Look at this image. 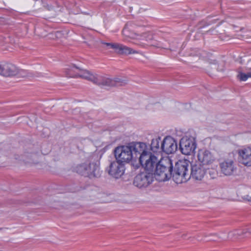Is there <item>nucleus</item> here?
Masks as SVG:
<instances>
[{"label":"nucleus","instance_id":"nucleus-1","mask_svg":"<svg viewBox=\"0 0 251 251\" xmlns=\"http://www.w3.org/2000/svg\"><path fill=\"white\" fill-rule=\"evenodd\" d=\"M122 34L124 40L130 42L142 48L148 46L158 47L159 43L154 39V35L150 32L139 33L135 30V25L132 23H128L125 26Z\"/></svg>","mask_w":251,"mask_h":251},{"label":"nucleus","instance_id":"nucleus-2","mask_svg":"<svg viewBox=\"0 0 251 251\" xmlns=\"http://www.w3.org/2000/svg\"><path fill=\"white\" fill-rule=\"evenodd\" d=\"M145 148V143H132L128 146L117 147L114 151L115 156L117 160L121 163H128L130 161H136L138 158L140 152Z\"/></svg>","mask_w":251,"mask_h":251},{"label":"nucleus","instance_id":"nucleus-3","mask_svg":"<svg viewBox=\"0 0 251 251\" xmlns=\"http://www.w3.org/2000/svg\"><path fill=\"white\" fill-rule=\"evenodd\" d=\"M143 150L140 152L138 160L140 164L145 168V171L149 173H152L153 175L160 161L155 155L148 151L146 144L145 148Z\"/></svg>","mask_w":251,"mask_h":251},{"label":"nucleus","instance_id":"nucleus-4","mask_svg":"<svg viewBox=\"0 0 251 251\" xmlns=\"http://www.w3.org/2000/svg\"><path fill=\"white\" fill-rule=\"evenodd\" d=\"M74 170L77 173L90 178L98 177L100 176L99 161L86 162L78 164Z\"/></svg>","mask_w":251,"mask_h":251},{"label":"nucleus","instance_id":"nucleus-5","mask_svg":"<svg viewBox=\"0 0 251 251\" xmlns=\"http://www.w3.org/2000/svg\"><path fill=\"white\" fill-rule=\"evenodd\" d=\"M173 164L170 158L160 161L154 172L153 177L159 181L169 180L172 176Z\"/></svg>","mask_w":251,"mask_h":251},{"label":"nucleus","instance_id":"nucleus-6","mask_svg":"<svg viewBox=\"0 0 251 251\" xmlns=\"http://www.w3.org/2000/svg\"><path fill=\"white\" fill-rule=\"evenodd\" d=\"M188 163L186 161H179L176 163L174 173L172 177L177 184L186 182L191 177L188 170Z\"/></svg>","mask_w":251,"mask_h":251},{"label":"nucleus","instance_id":"nucleus-7","mask_svg":"<svg viewBox=\"0 0 251 251\" xmlns=\"http://www.w3.org/2000/svg\"><path fill=\"white\" fill-rule=\"evenodd\" d=\"M127 80L123 77L110 78L98 75L95 84L101 87H119L127 84Z\"/></svg>","mask_w":251,"mask_h":251},{"label":"nucleus","instance_id":"nucleus-8","mask_svg":"<svg viewBox=\"0 0 251 251\" xmlns=\"http://www.w3.org/2000/svg\"><path fill=\"white\" fill-rule=\"evenodd\" d=\"M153 178V175L152 173L145 171L139 173L135 176L133 184L140 189L146 188L152 183Z\"/></svg>","mask_w":251,"mask_h":251},{"label":"nucleus","instance_id":"nucleus-9","mask_svg":"<svg viewBox=\"0 0 251 251\" xmlns=\"http://www.w3.org/2000/svg\"><path fill=\"white\" fill-rule=\"evenodd\" d=\"M180 150L183 154H192L196 148V143L193 137H183L179 142Z\"/></svg>","mask_w":251,"mask_h":251},{"label":"nucleus","instance_id":"nucleus-10","mask_svg":"<svg viewBox=\"0 0 251 251\" xmlns=\"http://www.w3.org/2000/svg\"><path fill=\"white\" fill-rule=\"evenodd\" d=\"M198 162L202 166H209L216 161L214 155L209 150L206 149L199 150L197 154Z\"/></svg>","mask_w":251,"mask_h":251},{"label":"nucleus","instance_id":"nucleus-11","mask_svg":"<svg viewBox=\"0 0 251 251\" xmlns=\"http://www.w3.org/2000/svg\"><path fill=\"white\" fill-rule=\"evenodd\" d=\"M220 168L221 173L226 176L233 175L237 170L235 162L232 159H226L222 161Z\"/></svg>","mask_w":251,"mask_h":251},{"label":"nucleus","instance_id":"nucleus-12","mask_svg":"<svg viewBox=\"0 0 251 251\" xmlns=\"http://www.w3.org/2000/svg\"><path fill=\"white\" fill-rule=\"evenodd\" d=\"M125 170V167L124 163L117 160L110 163L108 169V173L113 177L118 178L124 175Z\"/></svg>","mask_w":251,"mask_h":251},{"label":"nucleus","instance_id":"nucleus-13","mask_svg":"<svg viewBox=\"0 0 251 251\" xmlns=\"http://www.w3.org/2000/svg\"><path fill=\"white\" fill-rule=\"evenodd\" d=\"M161 149L167 154H172L177 150L176 141L171 136L165 137L161 144Z\"/></svg>","mask_w":251,"mask_h":251},{"label":"nucleus","instance_id":"nucleus-14","mask_svg":"<svg viewBox=\"0 0 251 251\" xmlns=\"http://www.w3.org/2000/svg\"><path fill=\"white\" fill-rule=\"evenodd\" d=\"M206 172V169L204 168L203 166L199 163L195 162L191 164V169L190 175L193 178L201 180Z\"/></svg>","mask_w":251,"mask_h":251},{"label":"nucleus","instance_id":"nucleus-15","mask_svg":"<svg viewBox=\"0 0 251 251\" xmlns=\"http://www.w3.org/2000/svg\"><path fill=\"white\" fill-rule=\"evenodd\" d=\"M1 75L5 77L15 76L19 73L18 68L10 63L1 64Z\"/></svg>","mask_w":251,"mask_h":251},{"label":"nucleus","instance_id":"nucleus-16","mask_svg":"<svg viewBox=\"0 0 251 251\" xmlns=\"http://www.w3.org/2000/svg\"><path fill=\"white\" fill-rule=\"evenodd\" d=\"M240 162L247 166H251V148H248L239 150Z\"/></svg>","mask_w":251,"mask_h":251},{"label":"nucleus","instance_id":"nucleus-17","mask_svg":"<svg viewBox=\"0 0 251 251\" xmlns=\"http://www.w3.org/2000/svg\"><path fill=\"white\" fill-rule=\"evenodd\" d=\"M97 76L98 75H93L86 70H84L81 68L79 69L78 77H79L85 79L95 84Z\"/></svg>","mask_w":251,"mask_h":251},{"label":"nucleus","instance_id":"nucleus-18","mask_svg":"<svg viewBox=\"0 0 251 251\" xmlns=\"http://www.w3.org/2000/svg\"><path fill=\"white\" fill-rule=\"evenodd\" d=\"M117 51L120 54H130L132 53H139V51L134 50L122 44H118Z\"/></svg>","mask_w":251,"mask_h":251},{"label":"nucleus","instance_id":"nucleus-19","mask_svg":"<svg viewBox=\"0 0 251 251\" xmlns=\"http://www.w3.org/2000/svg\"><path fill=\"white\" fill-rule=\"evenodd\" d=\"M79 68L75 67V65L66 69L65 73L67 76L69 77H78Z\"/></svg>","mask_w":251,"mask_h":251},{"label":"nucleus","instance_id":"nucleus-20","mask_svg":"<svg viewBox=\"0 0 251 251\" xmlns=\"http://www.w3.org/2000/svg\"><path fill=\"white\" fill-rule=\"evenodd\" d=\"M160 138H156L152 139L151 144L150 145V150L153 152H157L160 149L159 141Z\"/></svg>","mask_w":251,"mask_h":251},{"label":"nucleus","instance_id":"nucleus-21","mask_svg":"<svg viewBox=\"0 0 251 251\" xmlns=\"http://www.w3.org/2000/svg\"><path fill=\"white\" fill-rule=\"evenodd\" d=\"M237 78L240 81H246L248 78H251V68L248 70L247 73H243L242 71H239L237 75Z\"/></svg>","mask_w":251,"mask_h":251},{"label":"nucleus","instance_id":"nucleus-22","mask_svg":"<svg viewBox=\"0 0 251 251\" xmlns=\"http://www.w3.org/2000/svg\"><path fill=\"white\" fill-rule=\"evenodd\" d=\"M102 44L106 45L107 46L110 47L111 48L117 50V45H118V44L117 43H105V42H101Z\"/></svg>","mask_w":251,"mask_h":251},{"label":"nucleus","instance_id":"nucleus-23","mask_svg":"<svg viewBox=\"0 0 251 251\" xmlns=\"http://www.w3.org/2000/svg\"><path fill=\"white\" fill-rule=\"evenodd\" d=\"M247 232H249L250 234H251V228L245 229L243 230V231L242 232L241 231L238 232L237 233V234H238L239 235H242Z\"/></svg>","mask_w":251,"mask_h":251},{"label":"nucleus","instance_id":"nucleus-24","mask_svg":"<svg viewBox=\"0 0 251 251\" xmlns=\"http://www.w3.org/2000/svg\"><path fill=\"white\" fill-rule=\"evenodd\" d=\"M38 152V151H32L30 152V153L32 154L31 155H28V154H25V156H27V157H32V154H35L36 153H37Z\"/></svg>","mask_w":251,"mask_h":251},{"label":"nucleus","instance_id":"nucleus-25","mask_svg":"<svg viewBox=\"0 0 251 251\" xmlns=\"http://www.w3.org/2000/svg\"><path fill=\"white\" fill-rule=\"evenodd\" d=\"M245 200H246L249 201H251V197H250L249 196H246L245 198Z\"/></svg>","mask_w":251,"mask_h":251},{"label":"nucleus","instance_id":"nucleus-26","mask_svg":"<svg viewBox=\"0 0 251 251\" xmlns=\"http://www.w3.org/2000/svg\"><path fill=\"white\" fill-rule=\"evenodd\" d=\"M5 5L4 1H1L0 0V8H2L3 6Z\"/></svg>","mask_w":251,"mask_h":251},{"label":"nucleus","instance_id":"nucleus-27","mask_svg":"<svg viewBox=\"0 0 251 251\" xmlns=\"http://www.w3.org/2000/svg\"><path fill=\"white\" fill-rule=\"evenodd\" d=\"M211 68H213V67H211ZM213 68L216 69L218 71H222V69H220L218 67H213Z\"/></svg>","mask_w":251,"mask_h":251},{"label":"nucleus","instance_id":"nucleus-28","mask_svg":"<svg viewBox=\"0 0 251 251\" xmlns=\"http://www.w3.org/2000/svg\"><path fill=\"white\" fill-rule=\"evenodd\" d=\"M1 64H0V75H1Z\"/></svg>","mask_w":251,"mask_h":251},{"label":"nucleus","instance_id":"nucleus-29","mask_svg":"<svg viewBox=\"0 0 251 251\" xmlns=\"http://www.w3.org/2000/svg\"><path fill=\"white\" fill-rule=\"evenodd\" d=\"M213 63L215 65H216V62H215V60H214V62Z\"/></svg>","mask_w":251,"mask_h":251},{"label":"nucleus","instance_id":"nucleus-30","mask_svg":"<svg viewBox=\"0 0 251 251\" xmlns=\"http://www.w3.org/2000/svg\"><path fill=\"white\" fill-rule=\"evenodd\" d=\"M185 234H183V235H182V237H184V236H185Z\"/></svg>","mask_w":251,"mask_h":251},{"label":"nucleus","instance_id":"nucleus-31","mask_svg":"<svg viewBox=\"0 0 251 251\" xmlns=\"http://www.w3.org/2000/svg\"><path fill=\"white\" fill-rule=\"evenodd\" d=\"M57 34H60V32H57Z\"/></svg>","mask_w":251,"mask_h":251}]
</instances>
